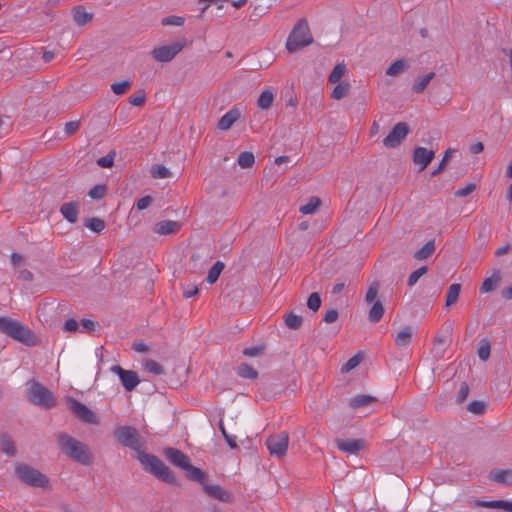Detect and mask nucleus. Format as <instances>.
<instances>
[{"instance_id":"nucleus-46","label":"nucleus","mask_w":512,"mask_h":512,"mask_svg":"<svg viewBox=\"0 0 512 512\" xmlns=\"http://www.w3.org/2000/svg\"><path fill=\"white\" fill-rule=\"evenodd\" d=\"M467 409L473 414L482 415L486 411V405L482 401L475 400L468 404Z\"/></svg>"},{"instance_id":"nucleus-31","label":"nucleus","mask_w":512,"mask_h":512,"mask_svg":"<svg viewBox=\"0 0 512 512\" xmlns=\"http://www.w3.org/2000/svg\"><path fill=\"white\" fill-rule=\"evenodd\" d=\"M435 77V73L434 72H429L428 74L422 76V77H419L415 83L413 84L412 86V90L415 92V93H422L424 92V90L426 89V87L428 86L429 82Z\"/></svg>"},{"instance_id":"nucleus-25","label":"nucleus","mask_w":512,"mask_h":512,"mask_svg":"<svg viewBox=\"0 0 512 512\" xmlns=\"http://www.w3.org/2000/svg\"><path fill=\"white\" fill-rule=\"evenodd\" d=\"M376 401L377 399L370 395H357L350 400V407L353 409H359L366 407Z\"/></svg>"},{"instance_id":"nucleus-15","label":"nucleus","mask_w":512,"mask_h":512,"mask_svg":"<svg viewBox=\"0 0 512 512\" xmlns=\"http://www.w3.org/2000/svg\"><path fill=\"white\" fill-rule=\"evenodd\" d=\"M241 117V110L238 106H233L218 121L217 128L222 131L229 130Z\"/></svg>"},{"instance_id":"nucleus-57","label":"nucleus","mask_w":512,"mask_h":512,"mask_svg":"<svg viewBox=\"0 0 512 512\" xmlns=\"http://www.w3.org/2000/svg\"><path fill=\"white\" fill-rule=\"evenodd\" d=\"M476 189V185L473 183L466 184L463 188L458 189L455 192L456 197H465L470 195Z\"/></svg>"},{"instance_id":"nucleus-64","label":"nucleus","mask_w":512,"mask_h":512,"mask_svg":"<svg viewBox=\"0 0 512 512\" xmlns=\"http://www.w3.org/2000/svg\"><path fill=\"white\" fill-rule=\"evenodd\" d=\"M64 330L67 332H75L78 329V322L71 318L64 323Z\"/></svg>"},{"instance_id":"nucleus-24","label":"nucleus","mask_w":512,"mask_h":512,"mask_svg":"<svg viewBox=\"0 0 512 512\" xmlns=\"http://www.w3.org/2000/svg\"><path fill=\"white\" fill-rule=\"evenodd\" d=\"M274 98V93L270 89L264 90L257 99V107L261 110H268L271 108Z\"/></svg>"},{"instance_id":"nucleus-6","label":"nucleus","mask_w":512,"mask_h":512,"mask_svg":"<svg viewBox=\"0 0 512 512\" xmlns=\"http://www.w3.org/2000/svg\"><path fill=\"white\" fill-rule=\"evenodd\" d=\"M28 386L27 397L32 404L46 409H50L56 405V399L53 393L41 383L31 380Z\"/></svg>"},{"instance_id":"nucleus-59","label":"nucleus","mask_w":512,"mask_h":512,"mask_svg":"<svg viewBox=\"0 0 512 512\" xmlns=\"http://www.w3.org/2000/svg\"><path fill=\"white\" fill-rule=\"evenodd\" d=\"M81 326L83 328L84 331L86 332H92L94 331L97 327H99V324L98 322H95L93 320H90V319H82L81 320Z\"/></svg>"},{"instance_id":"nucleus-37","label":"nucleus","mask_w":512,"mask_h":512,"mask_svg":"<svg viewBox=\"0 0 512 512\" xmlns=\"http://www.w3.org/2000/svg\"><path fill=\"white\" fill-rule=\"evenodd\" d=\"M85 226L99 234L105 229L106 224L104 220L97 217H92L86 220Z\"/></svg>"},{"instance_id":"nucleus-28","label":"nucleus","mask_w":512,"mask_h":512,"mask_svg":"<svg viewBox=\"0 0 512 512\" xmlns=\"http://www.w3.org/2000/svg\"><path fill=\"white\" fill-rule=\"evenodd\" d=\"M384 314V306L380 301H375L368 313V319L371 323H378Z\"/></svg>"},{"instance_id":"nucleus-33","label":"nucleus","mask_w":512,"mask_h":512,"mask_svg":"<svg viewBox=\"0 0 512 512\" xmlns=\"http://www.w3.org/2000/svg\"><path fill=\"white\" fill-rule=\"evenodd\" d=\"M73 18L77 25L83 26L92 20V14L86 12L83 7L78 6L75 8Z\"/></svg>"},{"instance_id":"nucleus-19","label":"nucleus","mask_w":512,"mask_h":512,"mask_svg":"<svg viewBox=\"0 0 512 512\" xmlns=\"http://www.w3.org/2000/svg\"><path fill=\"white\" fill-rule=\"evenodd\" d=\"M62 216L70 223H76L79 214V204L77 202L64 203L60 207Z\"/></svg>"},{"instance_id":"nucleus-63","label":"nucleus","mask_w":512,"mask_h":512,"mask_svg":"<svg viewBox=\"0 0 512 512\" xmlns=\"http://www.w3.org/2000/svg\"><path fill=\"white\" fill-rule=\"evenodd\" d=\"M80 128L79 121H70L65 124V133L67 135H72Z\"/></svg>"},{"instance_id":"nucleus-17","label":"nucleus","mask_w":512,"mask_h":512,"mask_svg":"<svg viewBox=\"0 0 512 512\" xmlns=\"http://www.w3.org/2000/svg\"><path fill=\"white\" fill-rule=\"evenodd\" d=\"M336 446L347 454H356L363 449L364 441L361 439H336Z\"/></svg>"},{"instance_id":"nucleus-30","label":"nucleus","mask_w":512,"mask_h":512,"mask_svg":"<svg viewBox=\"0 0 512 512\" xmlns=\"http://www.w3.org/2000/svg\"><path fill=\"white\" fill-rule=\"evenodd\" d=\"M0 451L9 457L16 455V447L14 442L6 435L0 438Z\"/></svg>"},{"instance_id":"nucleus-41","label":"nucleus","mask_w":512,"mask_h":512,"mask_svg":"<svg viewBox=\"0 0 512 512\" xmlns=\"http://www.w3.org/2000/svg\"><path fill=\"white\" fill-rule=\"evenodd\" d=\"M407 68V65L404 60L399 59L393 62L388 69L386 70V74L389 76H396L403 72Z\"/></svg>"},{"instance_id":"nucleus-48","label":"nucleus","mask_w":512,"mask_h":512,"mask_svg":"<svg viewBox=\"0 0 512 512\" xmlns=\"http://www.w3.org/2000/svg\"><path fill=\"white\" fill-rule=\"evenodd\" d=\"M219 429L231 449L237 448L236 436L228 434L222 421L219 422Z\"/></svg>"},{"instance_id":"nucleus-50","label":"nucleus","mask_w":512,"mask_h":512,"mask_svg":"<svg viewBox=\"0 0 512 512\" xmlns=\"http://www.w3.org/2000/svg\"><path fill=\"white\" fill-rule=\"evenodd\" d=\"M361 360H362L361 355H359V354L354 355L342 366L341 371L347 373V372L353 370L360 364Z\"/></svg>"},{"instance_id":"nucleus-2","label":"nucleus","mask_w":512,"mask_h":512,"mask_svg":"<svg viewBox=\"0 0 512 512\" xmlns=\"http://www.w3.org/2000/svg\"><path fill=\"white\" fill-rule=\"evenodd\" d=\"M57 442L62 452L73 461L82 465L93 463V454L85 443L66 433L58 434Z\"/></svg>"},{"instance_id":"nucleus-53","label":"nucleus","mask_w":512,"mask_h":512,"mask_svg":"<svg viewBox=\"0 0 512 512\" xmlns=\"http://www.w3.org/2000/svg\"><path fill=\"white\" fill-rule=\"evenodd\" d=\"M184 18L181 16H168L162 19L161 23L164 26L174 25V26H182L184 24Z\"/></svg>"},{"instance_id":"nucleus-11","label":"nucleus","mask_w":512,"mask_h":512,"mask_svg":"<svg viewBox=\"0 0 512 512\" xmlns=\"http://www.w3.org/2000/svg\"><path fill=\"white\" fill-rule=\"evenodd\" d=\"M409 132L410 128L406 122H398L383 139V145L386 148H396L407 137Z\"/></svg>"},{"instance_id":"nucleus-55","label":"nucleus","mask_w":512,"mask_h":512,"mask_svg":"<svg viewBox=\"0 0 512 512\" xmlns=\"http://www.w3.org/2000/svg\"><path fill=\"white\" fill-rule=\"evenodd\" d=\"M490 345L487 341H483L478 349V356L482 361L488 360L490 356Z\"/></svg>"},{"instance_id":"nucleus-34","label":"nucleus","mask_w":512,"mask_h":512,"mask_svg":"<svg viewBox=\"0 0 512 512\" xmlns=\"http://www.w3.org/2000/svg\"><path fill=\"white\" fill-rule=\"evenodd\" d=\"M237 374L242 378L251 380H254L258 377V372L247 363H241L238 366Z\"/></svg>"},{"instance_id":"nucleus-8","label":"nucleus","mask_w":512,"mask_h":512,"mask_svg":"<svg viewBox=\"0 0 512 512\" xmlns=\"http://www.w3.org/2000/svg\"><path fill=\"white\" fill-rule=\"evenodd\" d=\"M186 46V39H181L175 42H172L168 45H163L159 47H155L151 55L158 62H169L175 58V56L182 51V49Z\"/></svg>"},{"instance_id":"nucleus-43","label":"nucleus","mask_w":512,"mask_h":512,"mask_svg":"<svg viewBox=\"0 0 512 512\" xmlns=\"http://www.w3.org/2000/svg\"><path fill=\"white\" fill-rule=\"evenodd\" d=\"M131 86V82L128 80L114 82L111 85V90L116 95H123Z\"/></svg>"},{"instance_id":"nucleus-58","label":"nucleus","mask_w":512,"mask_h":512,"mask_svg":"<svg viewBox=\"0 0 512 512\" xmlns=\"http://www.w3.org/2000/svg\"><path fill=\"white\" fill-rule=\"evenodd\" d=\"M228 0H199V3H205V5L202 8V13L205 12L210 4H214L217 6L218 9H222L224 6V3Z\"/></svg>"},{"instance_id":"nucleus-49","label":"nucleus","mask_w":512,"mask_h":512,"mask_svg":"<svg viewBox=\"0 0 512 512\" xmlns=\"http://www.w3.org/2000/svg\"><path fill=\"white\" fill-rule=\"evenodd\" d=\"M107 192V188L105 185H96L91 188L88 192V196L92 199H102Z\"/></svg>"},{"instance_id":"nucleus-26","label":"nucleus","mask_w":512,"mask_h":512,"mask_svg":"<svg viewBox=\"0 0 512 512\" xmlns=\"http://www.w3.org/2000/svg\"><path fill=\"white\" fill-rule=\"evenodd\" d=\"M501 281V276L499 271H495L491 277L484 279L480 291L482 293H487L492 291Z\"/></svg>"},{"instance_id":"nucleus-36","label":"nucleus","mask_w":512,"mask_h":512,"mask_svg":"<svg viewBox=\"0 0 512 512\" xmlns=\"http://www.w3.org/2000/svg\"><path fill=\"white\" fill-rule=\"evenodd\" d=\"M349 89H350L349 83L340 82L334 87V89L331 93V98H333L335 100H340L348 94Z\"/></svg>"},{"instance_id":"nucleus-3","label":"nucleus","mask_w":512,"mask_h":512,"mask_svg":"<svg viewBox=\"0 0 512 512\" xmlns=\"http://www.w3.org/2000/svg\"><path fill=\"white\" fill-rule=\"evenodd\" d=\"M0 332L26 345H36V337L31 329L10 317H0Z\"/></svg>"},{"instance_id":"nucleus-32","label":"nucleus","mask_w":512,"mask_h":512,"mask_svg":"<svg viewBox=\"0 0 512 512\" xmlns=\"http://www.w3.org/2000/svg\"><path fill=\"white\" fill-rule=\"evenodd\" d=\"M150 175L154 179H165L172 176L171 171L162 164H155L150 169Z\"/></svg>"},{"instance_id":"nucleus-60","label":"nucleus","mask_w":512,"mask_h":512,"mask_svg":"<svg viewBox=\"0 0 512 512\" xmlns=\"http://www.w3.org/2000/svg\"><path fill=\"white\" fill-rule=\"evenodd\" d=\"M338 316H339V314H338V311L336 309H330L324 315L323 321L328 323V324L334 323V322L337 321Z\"/></svg>"},{"instance_id":"nucleus-10","label":"nucleus","mask_w":512,"mask_h":512,"mask_svg":"<svg viewBox=\"0 0 512 512\" xmlns=\"http://www.w3.org/2000/svg\"><path fill=\"white\" fill-rule=\"evenodd\" d=\"M67 406L81 421L89 424H99L96 413L78 400L68 398Z\"/></svg>"},{"instance_id":"nucleus-40","label":"nucleus","mask_w":512,"mask_h":512,"mask_svg":"<svg viewBox=\"0 0 512 512\" xmlns=\"http://www.w3.org/2000/svg\"><path fill=\"white\" fill-rule=\"evenodd\" d=\"M255 162V157L252 152H241L238 157V164L242 168H250Z\"/></svg>"},{"instance_id":"nucleus-39","label":"nucleus","mask_w":512,"mask_h":512,"mask_svg":"<svg viewBox=\"0 0 512 512\" xmlns=\"http://www.w3.org/2000/svg\"><path fill=\"white\" fill-rule=\"evenodd\" d=\"M346 72V66L344 63H338L329 75L328 81L330 83H337L344 76Z\"/></svg>"},{"instance_id":"nucleus-51","label":"nucleus","mask_w":512,"mask_h":512,"mask_svg":"<svg viewBox=\"0 0 512 512\" xmlns=\"http://www.w3.org/2000/svg\"><path fill=\"white\" fill-rule=\"evenodd\" d=\"M480 505L485 508L502 509V510L506 511L507 501H504V500L483 501L480 503Z\"/></svg>"},{"instance_id":"nucleus-20","label":"nucleus","mask_w":512,"mask_h":512,"mask_svg":"<svg viewBox=\"0 0 512 512\" xmlns=\"http://www.w3.org/2000/svg\"><path fill=\"white\" fill-rule=\"evenodd\" d=\"M413 336V328L411 326L404 327L400 332L394 336L396 346L399 348L407 347Z\"/></svg>"},{"instance_id":"nucleus-62","label":"nucleus","mask_w":512,"mask_h":512,"mask_svg":"<svg viewBox=\"0 0 512 512\" xmlns=\"http://www.w3.org/2000/svg\"><path fill=\"white\" fill-rule=\"evenodd\" d=\"M263 348L262 347H259V346H252V347H247L243 350V355L247 356V357H255V356H258L261 352H262Z\"/></svg>"},{"instance_id":"nucleus-14","label":"nucleus","mask_w":512,"mask_h":512,"mask_svg":"<svg viewBox=\"0 0 512 512\" xmlns=\"http://www.w3.org/2000/svg\"><path fill=\"white\" fill-rule=\"evenodd\" d=\"M434 156L433 150L419 146L414 149L412 159L416 165H419V171H423L433 160Z\"/></svg>"},{"instance_id":"nucleus-1","label":"nucleus","mask_w":512,"mask_h":512,"mask_svg":"<svg viewBox=\"0 0 512 512\" xmlns=\"http://www.w3.org/2000/svg\"><path fill=\"white\" fill-rule=\"evenodd\" d=\"M114 436L122 446L137 452V459L147 472L168 484H178L174 472L164 462L157 456L143 451L146 441L136 428L120 426L115 429Z\"/></svg>"},{"instance_id":"nucleus-44","label":"nucleus","mask_w":512,"mask_h":512,"mask_svg":"<svg viewBox=\"0 0 512 512\" xmlns=\"http://www.w3.org/2000/svg\"><path fill=\"white\" fill-rule=\"evenodd\" d=\"M427 272V267L422 266L418 269H416L414 272H412L407 280V284L409 287H413L418 280Z\"/></svg>"},{"instance_id":"nucleus-42","label":"nucleus","mask_w":512,"mask_h":512,"mask_svg":"<svg viewBox=\"0 0 512 512\" xmlns=\"http://www.w3.org/2000/svg\"><path fill=\"white\" fill-rule=\"evenodd\" d=\"M144 369L145 371L154 374V375H161L164 373L163 367L156 361L152 359H148L144 363Z\"/></svg>"},{"instance_id":"nucleus-56","label":"nucleus","mask_w":512,"mask_h":512,"mask_svg":"<svg viewBox=\"0 0 512 512\" xmlns=\"http://www.w3.org/2000/svg\"><path fill=\"white\" fill-rule=\"evenodd\" d=\"M469 395V386L466 382H462L457 394L458 403H463Z\"/></svg>"},{"instance_id":"nucleus-18","label":"nucleus","mask_w":512,"mask_h":512,"mask_svg":"<svg viewBox=\"0 0 512 512\" xmlns=\"http://www.w3.org/2000/svg\"><path fill=\"white\" fill-rule=\"evenodd\" d=\"M181 228V224L173 220H163L155 224L153 230L159 235L176 234Z\"/></svg>"},{"instance_id":"nucleus-54","label":"nucleus","mask_w":512,"mask_h":512,"mask_svg":"<svg viewBox=\"0 0 512 512\" xmlns=\"http://www.w3.org/2000/svg\"><path fill=\"white\" fill-rule=\"evenodd\" d=\"M114 156H115V153H108L107 155L100 157L97 160V164L103 168H110L113 166Z\"/></svg>"},{"instance_id":"nucleus-23","label":"nucleus","mask_w":512,"mask_h":512,"mask_svg":"<svg viewBox=\"0 0 512 512\" xmlns=\"http://www.w3.org/2000/svg\"><path fill=\"white\" fill-rule=\"evenodd\" d=\"M283 319L285 325L291 330H298L303 324V317L294 312H286Z\"/></svg>"},{"instance_id":"nucleus-7","label":"nucleus","mask_w":512,"mask_h":512,"mask_svg":"<svg viewBox=\"0 0 512 512\" xmlns=\"http://www.w3.org/2000/svg\"><path fill=\"white\" fill-rule=\"evenodd\" d=\"M453 323L446 321L442 324L439 333L434 338L432 354L436 359L444 356L446 349L452 342Z\"/></svg>"},{"instance_id":"nucleus-35","label":"nucleus","mask_w":512,"mask_h":512,"mask_svg":"<svg viewBox=\"0 0 512 512\" xmlns=\"http://www.w3.org/2000/svg\"><path fill=\"white\" fill-rule=\"evenodd\" d=\"M225 265L221 261H217L214 265L209 269L206 281L209 284H214L219 278L221 272L223 271Z\"/></svg>"},{"instance_id":"nucleus-45","label":"nucleus","mask_w":512,"mask_h":512,"mask_svg":"<svg viewBox=\"0 0 512 512\" xmlns=\"http://www.w3.org/2000/svg\"><path fill=\"white\" fill-rule=\"evenodd\" d=\"M307 307L313 312H317L321 307V298L317 292L310 294L307 299Z\"/></svg>"},{"instance_id":"nucleus-61","label":"nucleus","mask_w":512,"mask_h":512,"mask_svg":"<svg viewBox=\"0 0 512 512\" xmlns=\"http://www.w3.org/2000/svg\"><path fill=\"white\" fill-rule=\"evenodd\" d=\"M145 102V94H134L129 97V103L133 106H141Z\"/></svg>"},{"instance_id":"nucleus-16","label":"nucleus","mask_w":512,"mask_h":512,"mask_svg":"<svg viewBox=\"0 0 512 512\" xmlns=\"http://www.w3.org/2000/svg\"><path fill=\"white\" fill-rule=\"evenodd\" d=\"M203 490L209 497L221 502L228 503L232 500V495L228 491L224 490L220 485L205 483L203 485Z\"/></svg>"},{"instance_id":"nucleus-47","label":"nucleus","mask_w":512,"mask_h":512,"mask_svg":"<svg viewBox=\"0 0 512 512\" xmlns=\"http://www.w3.org/2000/svg\"><path fill=\"white\" fill-rule=\"evenodd\" d=\"M378 291H379V283L376 281L371 283V285L369 286V288L366 292L365 301L367 303H374L376 301Z\"/></svg>"},{"instance_id":"nucleus-21","label":"nucleus","mask_w":512,"mask_h":512,"mask_svg":"<svg viewBox=\"0 0 512 512\" xmlns=\"http://www.w3.org/2000/svg\"><path fill=\"white\" fill-rule=\"evenodd\" d=\"M184 470L186 471V476L189 479L200 483L202 486L206 483L207 475L204 470L193 466L191 463Z\"/></svg>"},{"instance_id":"nucleus-38","label":"nucleus","mask_w":512,"mask_h":512,"mask_svg":"<svg viewBox=\"0 0 512 512\" xmlns=\"http://www.w3.org/2000/svg\"><path fill=\"white\" fill-rule=\"evenodd\" d=\"M321 201L318 197H311L308 202L300 207V212L304 215L312 214L320 206Z\"/></svg>"},{"instance_id":"nucleus-9","label":"nucleus","mask_w":512,"mask_h":512,"mask_svg":"<svg viewBox=\"0 0 512 512\" xmlns=\"http://www.w3.org/2000/svg\"><path fill=\"white\" fill-rule=\"evenodd\" d=\"M289 443L287 432L271 435L266 440V446L272 456L282 458L286 455Z\"/></svg>"},{"instance_id":"nucleus-22","label":"nucleus","mask_w":512,"mask_h":512,"mask_svg":"<svg viewBox=\"0 0 512 512\" xmlns=\"http://www.w3.org/2000/svg\"><path fill=\"white\" fill-rule=\"evenodd\" d=\"M490 478L494 482L508 485L512 484V470H495L490 473Z\"/></svg>"},{"instance_id":"nucleus-13","label":"nucleus","mask_w":512,"mask_h":512,"mask_svg":"<svg viewBox=\"0 0 512 512\" xmlns=\"http://www.w3.org/2000/svg\"><path fill=\"white\" fill-rule=\"evenodd\" d=\"M164 456L171 464L183 470L191 463L189 456L176 448H166L164 450Z\"/></svg>"},{"instance_id":"nucleus-52","label":"nucleus","mask_w":512,"mask_h":512,"mask_svg":"<svg viewBox=\"0 0 512 512\" xmlns=\"http://www.w3.org/2000/svg\"><path fill=\"white\" fill-rule=\"evenodd\" d=\"M453 152H454L453 149L446 150V152L444 153V156H443L439 166L435 170L432 171V173H431L432 176L438 175L439 173H441L445 169V165L448 162V160L451 158Z\"/></svg>"},{"instance_id":"nucleus-5","label":"nucleus","mask_w":512,"mask_h":512,"mask_svg":"<svg viewBox=\"0 0 512 512\" xmlns=\"http://www.w3.org/2000/svg\"><path fill=\"white\" fill-rule=\"evenodd\" d=\"M313 38L305 20H300L288 36L286 48L290 53H295L299 49L311 44Z\"/></svg>"},{"instance_id":"nucleus-29","label":"nucleus","mask_w":512,"mask_h":512,"mask_svg":"<svg viewBox=\"0 0 512 512\" xmlns=\"http://www.w3.org/2000/svg\"><path fill=\"white\" fill-rule=\"evenodd\" d=\"M435 251V241L430 240L428 241L422 248L417 250L414 253V258L416 260H424L429 258Z\"/></svg>"},{"instance_id":"nucleus-27","label":"nucleus","mask_w":512,"mask_h":512,"mask_svg":"<svg viewBox=\"0 0 512 512\" xmlns=\"http://www.w3.org/2000/svg\"><path fill=\"white\" fill-rule=\"evenodd\" d=\"M461 292V285L458 283L451 284L446 293L445 306L450 307L455 304Z\"/></svg>"},{"instance_id":"nucleus-12","label":"nucleus","mask_w":512,"mask_h":512,"mask_svg":"<svg viewBox=\"0 0 512 512\" xmlns=\"http://www.w3.org/2000/svg\"><path fill=\"white\" fill-rule=\"evenodd\" d=\"M111 371L119 376L123 387L127 391H133L140 382L137 372L133 370H125L119 365L111 367Z\"/></svg>"},{"instance_id":"nucleus-4","label":"nucleus","mask_w":512,"mask_h":512,"mask_svg":"<svg viewBox=\"0 0 512 512\" xmlns=\"http://www.w3.org/2000/svg\"><path fill=\"white\" fill-rule=\"evenodd\" d=\"M15 476L26 485L36 488H46L49 485V478L38 469L23 462L14 465Z\"/></svg>"}]
</instances>
